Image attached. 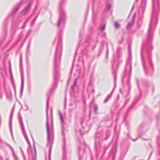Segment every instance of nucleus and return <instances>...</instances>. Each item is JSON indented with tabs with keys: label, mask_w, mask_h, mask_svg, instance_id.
I'll return each mask as SVG.
<instances>
[{
	"label": "nucleus",
	"mask_w": 160,
	"mask_h": 160,
	"mask_svg": "<svg viewBox=\"0 0 160 160\" xmlns=\"http://www.w3.org/2000/svg\"><path fill=\"white\" fill-rule=\"evenodd\" d=\"M115 27L116 28H118L120 27V25L118 22H115L114 24Z\"/></svg>",
	"instance_id": "f257e3e1"
},
{
	"label": "nucleus",
	"mask_w": 160,
	"mask_h": 160,
	"mask_svg": "<svg viewBox=\"0 0 160 160\" xmlns=\"http://www.w3.org/2000/svg\"><path fill=\"white\" fill-rule=\"evenodd\" d=\"M22 83H23V82L22 81Z\"/></svg>",
	"instance_id": "7ed1b4c3"
},
{
	"label": "nucleus",
	"mask_w": 160,
	"mask_h": 160,
	"mask_svg": "<svg viewBox=\"0 0 160 160\" xmlns=\"http://www.w3.org/2000/svg\"><path fill=\"white\" fill-rule=\"evenodd\" d=\"M105 25L103 26L102 27V30H104L105 29Z\"/></svg>",
	"instance_id": "f03ea898"
}]
</instances>
